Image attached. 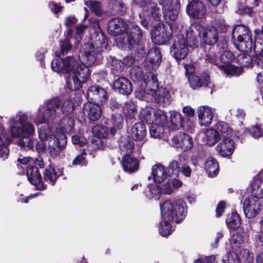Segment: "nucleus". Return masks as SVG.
I'll return each mask as SVG.
<instances>
[{
  "label": "nucleus",
  "instance_id": "1",
  "mask_svg": "<svg viewBox=\"0 0 263 263\" xmlns=\"http://www.w3.org/2000/svg\"><path fill=\"white\" fill-rule=\"evenodd\" d=\"M90 42L85 44L81 50L83 61L85 65H79L80 57L69 56L65 59H56L51 63L53 71L58 73H70L67 79V86L69 90H79L89 77L91 67L100 63L101 52L106 49L107 40L101 31L99 20L95 17L89 20Z\"/></svg>",
  "mask_w": 263,
  "mask_h": 263
},
{
  "label": "nucleus",
  "instance_id": "2",
  "mask_svg": "<svg viewBox=\"0 0 263 263\" xmlns=\"http://www.w3.org/2000/svg\"><path fill=\"white\" fill-rule=\"evenodd\" d=\"M16 116L18 117V120L14 117L9 119L11 135L13 137H21L17 142L20 146L27 149H32L34 144L31 136L35 132V127L26 114L18 112Z\"/></svg>",
  "mask_w": 263,
  "mask_h": 263
},
{
  "label": "nucleus",
  "instance_id": "3",
  "mask_svg": "<svg viewBox=\"0 0 263 263\" xmlns=\"http://www.w3.org/2000/svg\"><path fill=\"white\" fill-rule=\"evenodd\" d=\"M108 33L113 36L120 35L123 44H128L130 49L134 45L138 44L142 39V33L137 25H132L128 30L126 23L119 18L110 20L108 24Z\"/></svg>",
  "mask_w": 263,
  "mask_h": 263
},
{
  "label": "nucleus",
  "instance_id": "4",
  "mask_svg": "<svg viewBox=\"0 0 263 263\" xmlns=\"http://www.w3.org/2000/svg\"><path fill=\"white\" fill-rule=\"evenodd\" d=\"M39 128V138L42 141H48V151L52 156L58 155L65 147L67 143L66 135L55 132L50 128L49 124L44 123Z\"/></svg>",
  "mask_w": 263,
  "mask_h": 263
},
{
  "label": "nucleus",
  "instance_id": "5",
  "mask_svg": "<svg viewBox=\"0 0 263 263\" xmlns=\"http://www.w3.org/2000/svg\"><path fill=\"white\" fill-rule=\"evenodd\" d=\"M197 36L200 38L201 43L210 45L215 44L219 40L218 30L214 26L204 28L200 24L194 23L187 30V37L191 46L198 47Z\"/></svg>",
  "mask_w": 263,
  "mask_h": 263
},
{
  "label": "nucleus",
  "instance_id": "6",
  "mask_svg": "<svg viewBox=\"0 0 263 263\" xmlns=\"http://www.w3.org/2000/svg\"><path fill=\"white\" fill-rule=\"evenodd\" d=\"M61 104L60 98L58 97L44 101L39 106L37 115L33 119V122L37 126L44 123L52 124L60 118Z\"/></svg>",
  "mask_w": 263,
  "mask_h": 263
},
{
  "label": "nucleus",
  "instance_id": "7",
  "mask_svg": "<svg viewBox=\"0 0 263 263\" xmlns=\"http://www.w3.org/2000/svg\"><path fill=\"white\" fill-rule=\"evenodd\" d=\"M232 38L236 48L241 52H249L253 49L255 53L256 50L255 42L249 28L243 25H238L233 29Z\"/></svg>",
  "mask_w": 263,
  "mask_h": 263
},
{
  "label": "nucleus",
  "instance_id": "8",
  "mask_svg": "<svg viewBox=\"0 0 263 263\" xmlns=\"http://www.w3.org/2000/svg\"><path fill=\"white\" fill-rule=\"evenodd\" d=\"M163 220L180 222L186 216L187 206L182 199L177 201L166 200L160 205Z\"/></svg>",
  "mask_w": 263,
  "mask_h": 263
},
{
  "label": "nucleus",
  "instance_id": "9",
  "mask_svg": "<svg viewBox=\"0 0 263 263\" xmlns=\"http://www.w3.org/2000/svg\"><path fill=\"white\" fill-rule=\"evenodd\" d=\"M190 40L187 37V33L185 37L183 34H178L176 39L172 44L171 52L177 62L185 59L189 53V47L194 48L190 44Z\"/></svg>",
  "mask_w": 263,
  "mask_h": 263
},
{
  "label": "nucleus",
  "instance_id": "10",
  "mask_svg": "<svg viewBox=\"0 0 263 263\" xmlns=\"http://www.w3.org/2000/svg\"><path fill=\"white\" fill-rule=\"evenodd\" d=\"M172 34V27L170 23H159L155 26L152 31V39L154 43L163 45L171 39Z\"/></svg>",
  "mask_w": 263,
  "mask_h": 263
},
{
  "label": "nucleus",
  "instance_id": "11",
  "mask_svg": "<svg viewBox=\"0 0 263 263\" xmlns=\"http://www.w3.org/2000/svg\"><path fill=\"white\" fill-rule=\"evenodd\" d=\"M159 3L165 20L175 21L178 18L180 9L179 0H160Z\"/></svg>",
  "mask_w": 263,
  "mask_h": 263
},
{
  "label": "nucleus",
  "instance_id": "12",
  "mask_svg": "<svg viewBox=\"0 0 263 263\" xmlns=\"http://www.w3.org/2000/svg\"><path fill=\"white\" fill-rule=\"evenodd\" d=\"M235 57L230 51H224L220 56V62L222 63L218 68L227 75L238 76L241 73V69L230 64L234 61Z\"/></svg>",
  "mask_w": 263,
  "mask_h": 263
},
{
  "label": "nucleus",
  "instance_id": "13",
  "mask_svg": "<svg viewBox=\"0 0 263 263\" xmlns=\"http://www.w3.org/2000/svg\"><path fill=\"white\" fill-rule=\"evenodd\" d=\"M261 202L259 199L253 195H250L243 202V210L246 217L248 218L255 217L260 211Z\"/></svg>",
  "mask_w": 263,
  "mask_h": 263
},
{
  "label": "nucleus",
  "instance_id": "14",
  "mask_svg": "<svg viewBox=\"0 0 263 263\" xmlns=\"http://www.w3.org/2000/svg\"><path fill=\"white\" fill-rule=\"evenodd\" d=\"M187 14L192 18L199 19L206 13V8L203 2L199 0H193L186 6Z\"/></svg>",
  "mask_w": 263,
  "mask_h": 263
},
{
  "label": "nucleus",
  "instance_id": "15",
  "mask_svg": "<svg viewBox=\"0 0 263 263\" xmlns=\"http://www.w3.org/2000/svg\"><path fill=\"white\" fill-rule=\"evenodd\" d=\"M189 84L193 89H196L203 86L210 89V93H212L214 84L211 82L210 76L205 73L199 78L196 76H191L189 78Z\"/></svg>",
  "mask_w": 263,
  "mask_h": 263
},
{
  "label": "nucleus",
  "instance_id": "16",
  "mask_svg": "<svg viewBox=\"0 0 263 263\" xmlns=\"http://www.w3.org/2000/svg\"><path fill=\"white\" fill-rule=\"evenodd\" d=\"M172 144L183 151H187L193 147L194 143L191 136L185 133H179L172 138Z\"/></svg>",
  "mask_w": 263,
  "mask_h": 263
},
{
  "label": "nucleus",
  "instance_id": "17",
  "mask_svg": "<svg viewBox=\"0 0 263 263\" xmlns=\"http://www.w3.org/2000/svg\"><path fill=\"white\" fill-rule=\"evenodd\" d=\"M108 61L110 65L111 73L115 76H118L123 71L125 65L130 66L133 63L134 59L132 57H127L124 59V61H122L110 56L108 59Z\"/></svg>",
  "mask_w": 263,
  "mask_h": 263
},
{
  "label": "nucleus",
  "instance_id": "18",
  "mask_svg": "<svg viewBox=\"0 0 263 263\" xmlns=\"http://www.w3.org/2000/svg\"><path fill=\"white\" fill-rule=\"evenodd\" d=\"M87 98L90 101H97L103 104L107 98V93L106 90L99 86L93 85L89 87L87 91Z\"/></svg>",
  "mask_w": 263,
  "mask_h": 263
},
{
  "label": "nucleus",
  "instance_id": "19",
  "mask_svg": "<svg viewBox=\"0 0 263 263\" xmlns=\"http://www.w3.org/2000/svg\"><path fill=\"white\" fill-rule=\"evenodd\" d=\"M136 5L142 8L143 10L149 13L156 21H159L161 17L160 10L157 4L152 0H133Z\"/></svg>",
  "mask_w": 263,
  "mask_h": 263
},
{
  "label": "nucleus",
  "instance_id": "20",
  "mask_svg": "<svg viewBox=\"0 0 263 263\" xmlns=\"http://www.w3.org/2000/svg\"><path fill=\"white\" fill-rule=\"evenodd\" d=\"M83 112L93 122L98 121L102 115L100 106L93 101H88L84 104Z\"/></svg>",
  "mask_w": 263,
  "mask_h": 263
},
{
  "label": "nucleus",
  "instance_id": "21",
  "mask_svg": "<svg viewBox=\"0 0 263 263\" xmlns=\"http://www.w3.org/2000/svg\"><path fill=\"white\" fill-rule=\"evenodd\" d=\"M152 175L156 183H161L171 177L170 175L167 173V167L160 163L153 166Z\"/></svg>",
  "mask_w": 263,
  "mask_h": 263
},
{
  "label": "nucleus",
  "instance_id": "22",
  "mask_svg": "<svg viewBox=\"0 0 263 263\" xmlns=\"http://www.w3.org/2000/svg\"><path fill=\"white\" fill-rule=\"evenodd\" d=\"M155 101L160 105L165 106L169 105L172 101L171 92L166 88H162L156 91L151 92Z\"/></svg>",
  "mask_w": 263,
  "mask_h": 263
},
{
  "label": "nucleus",
  "instance_id": "23",
  "mask_svg": "<svg viewBox=\"0 0 263 263\" xmlns=\"http://www.w3.org/2000/svg\"><path fill=\"white\" fill-rule=\"evenodd\" d=\"M221 140L222 141L217 146V151L222 157H226L231 156L235 148L234 140L232 138Z\"/></svg>",
  "mask_w": 263,
  "mask_h": 263
},
{
  "label": "nucleus",
  "instance_id": "24",
  "mask_svg": "<svg viewBox=\"0 0 263 263\" xmlns=\"http://www.w3.org/2000/svg\"><path fill=\"white\" fill-rule=\"evenodd\" d=\"M26 175L29 181L35 186H41V189H45L46 186L42 182V176L36 166L28 167Z\"/></svg>",
  "mask_w": 263,
  "mask_h": 263
},
{
  "label": "nucleus",
  "instance_id": "25",
  "mask_svg": "<svg viewBox=\"0 0 263 263\" xmlns=\"http://www.w3.org/2000/svg\"><path fill=\"white\" fill-rule=\"evenodd\" d=\"M198 118L201 125L209 126L213 119V109L208 106H200L198 110Z\"/></svg>",
  "mask_w": 263,
  "mask_h": 263
},
{
  "label": "nucleus",
  "instance_id": "26",
  "mask_svg": "<svg viewBox=\"0 0 263 263\" xmlns=\"http://www.w3.org/2000/svg\"><path fill=\"white\" fill-rule=\"evenodd\" d=\"M114 89L123 95H129L133 90L131 82L124 77L118 78L114 83Z\"/></svg>",
  "mask_w": 263,
  "mask_h": 263
},
{
  "label": "nucleus",
  "instance_id": "27",
  "mask_svg": "<svg viewBox=\"0 0 263 263\" xmlns=\"http://www.w3.org/2000/svg\"><path fill=\"white\" fill-rule=\"evenodd\" d=\"M129 75L131 79L134 82H140V85L142 86L147 87L148 82L141 67L138 66H133L129 70Z\"/></svg>",
  "mask_w": 263,
  "mask_h": 263
},
{
  "label": "nucleus",
  "instance_id": "28",
  "mask_svg": "<svg viewBox=\"0 0 263 263\" xmlns=\"http://www.w3.org/2000/svg\"><path fill=\"white\" fill-rule=\"evenodd\" d=\"M186 160L185 156L180 154L177 156V160H173L168 164L167 169V173L172 176H175L178 177L180 171V165L183 164Z\"/></svg>",
  "mask_w": 263,
  "mask_h": 263
},
{
  "label": "nucleus",
  "instance_id": "29",
  "mask_svg": "<svg viewBox=\"0 0 263 263\" xmlns=\"http://www.w3.org/2000/svg\"><path fill=\"white\" fill-rule=\"evenodd\" d=\"M147 134V130L144 123H135L131 129V136L137 141H144Z\"/></svg>",
  "mask_w": 263,
  "mask_h": 263
},
{
  "label": "nucleus",
  "instance_id": "30",
  "mask_svg": "<svg viewBox=\"0 0 263 263\" xmlns=\"http://www.w3.org/2000/svg\"><path fill=\"white\" fill-rule=\"evenodd\" d=\"M122 164L124 170L129 173L137 171L139 168L138 160L131 155L123 156Z\"/></svg>",
  "mask_w": 263,
  "mask_h": 263
},
{
  "label": "nucleus",
  "instance_id": "31",
  "mask_svg": "<svg viewBox=\"0 0 263 263\" xmlns=\"http://www.w3.org/2000/svg\"><path fill=\"white\" fill-rule=\"evenodd\" d=\"M204 169L210 177H215L219 173V166L217 160L213 157H210L204 161Z\"/></svg>",
  "mask_w": 263,
  "mask_h": 263
},
{
  "label": "nucleus",
  "instance_id": "32",
  "mask_svg": "<svg viewBox=\"0 0 263 263\" xmlns=\"http://www.w3.org/2000/svg\"><path fill=\"white\" fill-rule=\"evenodd\" d=\"M252 193L257 198H263V177L255 176L251 183Z\"/></svg>",
  "mask_w": 263,
  "mask_h": 263
},
{
  "label": "nucleus",
  "instance_id": "33",
  "mask_svg": "<svg viewBox=\"0 0 263 263\" xmlns=\"http://www.w3.org/2000/svg\"><path fill=\"white\" fill-rule=\"evenodd\" d=\"M119 146L123 157L130 156L134 152V143L129 137L122 138Z\"/></svg>",
  "mask_w": 263,
  "mask_h": 263
},
{
  "label": "nucleus",
  "instance_id": "34",
  "mask_svg": "<svg viewBox=\"0 0 263 263\" xmlns=\"http://www.w3.org/2000/svg\"><path fill=\"white\" fill-rule=\"evenodd\" d=\"M257 73V81L258 83L263 82V48L257 55L253 64Z\"/></svg>",
  "mask_w": 263,
  "mask_h": 263
},
{
  "label": "nucleus",
  "instance_id": "35",
  "mask_svg": "<svg viewBox=\"0 0 263 263\" xmlns=\"http://www.w3.org/2000/svg\"><path fill=\"white\" fill-rule=\"evenodd\" d=\"M8 140L4 134V129L0 125V158L4 160L8 158L9 151L7 145Z\"/></svg>",
  "mask_w": 263,
  "mask_h": 263
},
{
  "label": "nucleus",
  "instance_id": "36",
  "mask_svg": "<svg viewBox=\"0 0 263 263\" xmlns=\"http://www.w3.org/2000/svg\"><path fill=\"white\" fill-rule=\"evenodd\" d=\"M216 131L221 139L232 138V128L226 123L220 122L216 124Z\"/></svg>",
  "mask_w": 263,
  "mask_h": 263
},
{
  "label": "nucleus",
  "instance_id": "37",
  "mask_svg": "<svg viewBox=\"0 0 263 263\" xmlns=\"http://www.w3.org/2000/svg\"><path fill=\"white\" fill-rule=\"evenodd\" d=\"M60 175L53 166L49 165L44 172V179L53 185Z\"/></svg>",
  "mask_w": 263,
  "mask_h": 263
},
{
  "label": "nucleus",
  "instance_id": "38",
  "mask_svg": "<svg viewBox=\"0 0 263 263\" xmlns=\"http://www.w3.org/2000/svg\"><path fill=\"white\" fill-rule=\"evenodd\" d=\"M147 60L154 65H159L161 61V54L160 50L156 47L151 48L147 54Z\"/></svg>",
  "mask_w": 263,
  "mask_h": 263
},
{
  "label": "nucleus",
  "instance_id": "39",
  "mask_svg": "<svg viewBox=\"0 0 263 263\" xmlns=\"http://www.w3.org/2000/svg\"><path fill=\"white\" fill-rule=\"evenodd\" d=\"M72 31L70 29H69L67 32V39L66 40L61 42L60 43V52L59 53H56L58 54V56H60L61 55H65L67 53V52L71 49V42H72Z\"/></svg>",
  "mask_w": 263,
  "mask_h": 263
},
{
  "label": "nucleus",
  "instance_id": "40",
  "mask_svg": "<svg viewBox=\"0 0 263 263\" xmlns=\"http://www.w3.org/2000/svg\"><path fill=\"white\" fill-rule=\"evenodd\" d=\"M152 125L156 124L164 127L167 122V116L166 113L161 110H155L153 112Z\"/></svg>",
  "mask_w": 263,
  "mask_h": 263
},
{
  "label": "nucleus",
  "instance_id": "41",
  "mask_svg": "<svg viewBox=\"0 0 263 263\" xmlns=\"http://www.w3.org/2000/svg\"><path fill=\"white\" fill-rule=\"evenodd\" d=\"M149 133L151 137L155 139L165 140L166 138L164 127L161 125L156 124L151 125L149 127Z\"/></svg>",
  "mask_w": 263,
  "mask_h": 263
},
{
  "label": "nucleus",
  "instance_id": "42",
  "mask_svg": "<svg viewBox=\"0 0 263 263\" xmlns=\"http://www.w3.org/2000/svg\"><path fill=\"white\" fill-rule=\"evenodd\" d=\"M154 111V109L149 106L142 108L139 115V119L141 121V122L151 124Z\"/></svg>",
  "mask_w": 263,
  "mask_h": 263
},
{
  "label": "nucleus",
  "instance_id": "43",
  "mask_svg": "<svg viewBox=\"0 0 263 263\" xmlns=\"http://www.w3.org/2000/svg\"><path fill=\"white\" fill-rule=\"evenodd\" d=\"M204 139L206 143L210 146L214 145L219 140V135L216 129H208L204 132Z\"/></svg>",
  "mask_w": 263,
  "mask_h": 263
},
{
  "label": "nucleus",
  "instance_id": "44",
  "mask_svg": "<svg viewBox=\"0 0 263 263\" xmlns=\"http://www.w3.org/2000/svg\"><path fill=\"white\" fill-rule=\"evenodd\" d=\"M60 101L62 102L60 109L61 114L64 115V116H70L72 114L74 108L73 102L70 100L63 101L61 99H60Z\"/></svg>",
  "mask_w": 263,
  "mask_h": 263
},
{
  "label": "nucleus",
  "instance_id": "45",
  "mask_svg": "<svg viewBox=\"0 0 263 263\" xmlns=\"http://www.w3.org/2000/svg\"><path fill=\"white\" fill-rule=\"evenodd\" d=\"M228 228L231 229H236L240 226V219L239 215L236 213H232L227 216L226 220Z\"/></svg>",
  "mask_w": 263,
  "mask_h": 263
},
{
  "label": "nucleus",
  "instance_id": "46",
  "mask_svg": "<svg viewBox=\"0 0 263 263\" xmlns=\"http://www.w3.org/2000/svg\"><path fill=\"white\" fill-rule=\"evenodd\" d=\"M137 111L136 105L133 102L128 103L123 106V113L127 120L133 119Z\"/></svg>",
  "mask_w": 263,
  "mask_h": 263
},
{
  "label": "nucleus",
  "instance_id": "47",
  "mask_svg": "<svg viewBox=\"0 0 263 263\" xmlns=\"http://www.w3.org/2000/svg\"><path fill=\"white\" fill-rule=\"evenodd\" d=\"M74 125V120L71 117L64 116L61 121V127L65 132H70L73 129Z\"/></svg>",
  "mask_w": 263,
  "mask_h": 263
},
{
  "label": "nucleus",
  "instance_id": "48",
  "mask_svg": "<svg viewBox=\"0 0 263 263\" xmlns=\"http://www.w3.org/2000/svg\"><path fill=\"white\" fill-rule=\"evenodd\" d=\"M229 241L232 248L233 250H237V248L241 247L243 243V239L242 234L239 233L234 234Z\"/></svg>",
  "mask_w": 263,
  "mask_h": 263
},
{
  "label": "nucleus",
  "instance_id": "49",
  "mask_svg": "<svg viewBox=\"0 0 263 263\" xmlns=\"http://www.w3.org/2000/svg\"><path fill=\"white\" fill-rule=\"evenodd\" d=\"M244 52H242L237 56L236 61L241 66L248 67L252 64L253 60L250 55Z\"/></svg>",
  "mask_w": 263,
  "mask_h": 263
},
{
  "label": "nucleus",
  "instance_id": "50",
  "mask_svg": "<svg viewBox=\"0 0 263 263\" xmlns=\"http://www.w3.org/2000/svg\"><path fill=\"white\" fill-rule=\"evenodd\" d=\"M170 120L171 123L175 125V128L178 129L182 127L183 117L180 113L175 111L171 112Z\"/></svg>",
  "mask_w": 263,
  "mask_h": 263
},
{
  "label": "nucleus",
  "instance_id": "51",
  "mask_svg": "<svg viewBox=\"0 0 263 263\" xmlns=\"http://www.w3.org/2000/svg\"><path fill=\"white\" fill-rule=\"evenodd\" d=\"M204 59L206 63L212 64L217 67L220 65L218 62V55L214 50H212L211 48H210V50L206 53Z\"/></svg>",
  "mask_w": 263,
  "mask_h": 263
},
{
  "label": "nucleus",
  "instance_id": "52",
  "mask_svg": "<svg viewBox=\"0 0 263 263\" xmlns=\"http://www.w3.org/2000/svg\"><path fill=\"white\" fill-rule=\"evenodd\" d=\"M85 4L97 15H100L102 14V6L99 2L88 0L85 2Z\"/></svg>",
  "mask_w": 263,
  "mask_h": 263
},
{
  "label": "nucleus",
  "instance_id": "53",
  "mask_svg": "<svg viewBox=\"0 0 263 263\" xmlns=\"http://www.w3.org/2000/svg\"><path fill=\"white\" fill-rule=\"evenodd\" d=\"M147 187L149 194H146V196L150 198L159 199L161 193L160 186L157 184H149Z\"/></svg>",
  "mask_w": 263,
  "mask_h": 263
},
{
  "label": "nucleus",
  "instance_id": "54",
  "mask_svg": "<svg viewBox=\"0 0 263 263\" xmlns=\"http://www.w3.org/2000/svg\"><path fill=\"white\" fill-rule=\"evenodd\" d=\"M171 221L164 220L159 223V233L162 236H166L172 232L171 226L170 224Z\"/></svg>",
  "mask_w": 263,
  "mask_h": 263
},
{
  "label": "nucleus",
  "instance_id": "55",
  "mask_svg": "<svg viewBox=\"0 0 263 263\" xmlns=\"http://www.w3.org/2000/svg\"><path fill=\"white\" fill-rule=\"evenodd\" d=\"M222 261L224 263H240V258L237 253L231 252L226 254Z\"/></svg>",
  "mask_w": 263,
  "mask_h": 263
},
{
  "label": "nucleus",
  "instance_id": "56",
  "mask_svg": "<svg viewBox=\"0 0 263 263\" xmlns=\"http://www.w3.org/2000/svg\"><path fill=\"white\" fill-rule=\"evenodd\" d=\"M239 254L240 260L245 263H251L253 260L254 256L253 253H250L248 249H241Z\"/></svg>",
  "mask_w": 263,
  "mask_h": 263
},
{
  "label": "nucleus",
  "instance_id": "57",
  "mask_svg": "<svg viewBox=\"0 0 263 263\" xmlns=\"http://www.w3.org/2000/svg\"><path fill=\"white\" fill-rule=\"evenodd\" d=\"M250 135L254 139L263 137V128L258 125L252 126L248 129Z\"/></svg>",
  "mask_w": 263,
  "mask_h": 263
},
{
  "label": "nucleus",
  "instance_id": "58",
  "mask_svg": "<svg viewBox=\"0 0 263 263\" xmlns=\"http://www.w3.org/2000/svg\"><path fill=\"white\" fill-rule=\"evenodd\" d=\"M112 5L113 10L118 14L123 13L126 9V4L122 0H114Z\"/></svg>",
  "mask_w": 263,
  "mask_h": 263
},
{
  "label": "nucleus",
  "instance_id": "59",
  "mask_svg": "<svg viewBox=\"0 0 263 263\" xmlns=\"http://www.w3.org/2000/svg\"><path fill=\"white\" fill-rule=\"evenodd\" d=\"M236 12L240 15L248 14L251 16L253 12V9L246 4H238Z\"/></svg>",
  "mask_w": 263,
  "mask_h": 263
},
{
  "label": "nucleus",
  "instance_id": "60",
  "mask_svg": "<svg viewBox=\"0 0 263 263\" xmlns=\"http://www.w3.org/2000/svg\"><path fill=\"white\" fill-rule=\"evenodd\" d=\"M87 152L84 151L81 154L78 155L74 158L73 160L72 164L75 165H86L87 161L85 159V156L87 155Z\"/></svg>",
  "mask_w": 263,
  "mask_h": 263
},
{
  "label": "nucleus",
  "instance_id": "61",
  "mask_svg": "<svg viewBox=\"0 0 263 263\" xmlns=\"http://www.w3.org/2000/svg\"><path fill=\"white\" fill-rule=\"evenodd\" d=\"M111 122L114 126L118 129L122 127L123 124V118L121 114H115L112 116Z\"/></svg>",
  "mask_w": 263,
  "mask_h": 263
},
{
  "label": "nucleus",
  "instance_id": "62",
  "mask_svg": "<svg viewBox=\"0 0 263 263\" xmlns=\"http://www.w3.org/2000/svg\"><path fill=\"white\" fill-rule=\"evenodd\" d=\"M92 132L96 137L99 138H104L106 136L105 128L100 125L94 126L92 129Z\"/></svg>",
  "mask_w": 263,
  "mask_h": 263
},
{
  "label": "nucleus",
  "instance_id": "63",
  "mask_svg": "<svg viewBox=\"0 0 263 263\" xmlns=\"http://www.w3.org/2000/svg\"><path fill=\"white\" fill-rule=\"evenodd\" d=\"M87 28L86 26L83 25H80L77 27L76 28V33L77 34V36L76 38H73L72 40L74 41V43L76 45L79 44V43L81 41L82 39V35L83 32L85 31L86 29Z\"/></svg>",
  "mask_w": 263,
  "mask_h": 263
},
{
  "label": "nucleus",
  "instance_id": "64",
  "mask_svg": "<svg viewBox=\"0 0 263 263\" xmlns=\"http://www.w3.org/2000/svg\"><path fill=\"white\" fill-rule=\"evenodd\" d=\"M194 263H216V262L215 261V256L211 255L208 257L201 256Z\"/></svg>",
  "mask_w": 263,
  "mask_h": 263
}]
</instances>
